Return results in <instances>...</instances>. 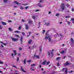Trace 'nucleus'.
<instances>
[{
  "label": "nucleus",
  "mask_w": 74,
  "mask_h": 74,
  "mask_svg": "<svg viewBox=\"0 0 74 74\" xmlns=\"http://www.w3.org/2000/svg\"><path fill=\"white\" fill-rule=\"evenodd\" d=\"M29 35H30V34H31L32 33V32H29Z\"/></svg>",
  "instance_id": "nucleus-57"
},
{
  "label": "nucleus",
  "mask_w": 74,
  "mask_h": 74,
  "mask_svg": "<svg viewBox=\"0 0 74 74\" xmlns=\"http://www.w3.org/2000/svg\"><path fill=\"white\" fill-rule=\"evenodd\" d=\"M64 70H65L64 71V74H66L67 73V69H65V68H63L62 70V71H64Z\"/></svg>",
  "instance_id": "nucleus-2"
},
{
  "label": "nucleus",
  "mask_w": 74,
  "mask_h": 74,
  "mask_svg": "<svg viewBox=\"0 0 74 74\" xmlns=\"http://www.w3.org/2000/svg\"><path fill=\"white\" fill-rule=\"evenodd\" d=\"M1 23H2V24H3V25H6V23L5 22H2Z\"/></svg>",
  "instance_id": "nucleus-11"
},
{
  "label": "nucleus",
  "mask_w": 74,
  "mask_h": 74,
  "mask_svg": "<svg viewBox=\"0 0 74 74\" xmlns=\"http://www.w3.org/2000/svg\"><path fill=\"white\" fill-rule=\"evenodd\" d=\"M66 5L67 7H69L70 6V5L69 4H66Z\"/></svg>",
  "instance_id": "nucleus-42"
},
{
  "label": "nucleus",
  "mask_w": 74,
  "mask_h": 74,
  "mask_svg": "<svg viewBox=\"0 0 74 74\" xmlns=\"http://www.w3.org/2000/svg\"><path fill=\"white\" fill-rule=\"evenodd\" d=\"M2 73V71H0V73Z\"/></svg>",
  "instance_id": "nucleus-62"
},
{
  "label": "nucleus",
  "mask_w": 74,
  "mask_h": 74,
  "mask_svg": "<svg viewBox=\"0 0 74 74\" xmlns=\"http://www.w3.org/2000/svg\"><path fill=\"white\" fill-rule=\"evenodd\" d=\"M9 30L10 31H12V29H11L10 28H8Z\"/></svg>",
  "instance_id": "nucleus-30"
},
{
  "label": "nucleus",
  "mask_w": 74,
  "mask_h": 74,
  "mask_svg": "<svg viewBox=\"0 0 74 74\" xmlns=\"http://www.w3.org/2000/svg\"><path fill=\"white\" fill-rule=\"evenodd\" d=\"M71 44H72L71 45V46L73 47V46H72V45H73V44L74 40H73V38H71Z\"/></svg>",
  "instance_id": "nucleus-5"
},
{
  "label": "nucleus",
  "mask_w": 74,
  "mask_h": 74,
  "mask_svg": "<svg viewBox=\"0 0 74 74\" xmlns=\"http://www.w3.org/2000/svg\"><path fill=\"white\" fill-rule=\"evenodd\" d=\"M54 51V49H53L52 51H50L51 52V56L52 57H53V53L52 52V51Z\"/></svg>",
  "instance_id": "nucleus-9"
},
{
  "label": "nucleus",
  "mask_w": 74,
  "mask_h": 74,
  "mask_svg": "<svg viewBox=\"0 0 74 74\" xmlns=\"http://www.w3.org/2000/svg\"><path fill=\"white\" fill-rule=\"evenodd\" d=\"M71 20L72 21L73 23L74 24V19L73 18H71Z\"/></svg>",
  "instance_id": "nucleus-20"
},
{
  "label": "nucleus",
  "mask_w": 74,
  "mask_h": 74,
  "mask_svg": "<svg viewBox=\"0 0 74 74\" xmlns=\"http://www.w3.org/2000/svg\"><path fill=\"white\" fill-rule=\"evenodd\" d=\"M53 68H54L55 69H57V68L55 66H54L53 67Z\"/></svg>",
  "instance_id": "nucleus-40"
},
{
  "label": "nucleus",
  "mask_w": 74,
  "mask_h": 74,
  "mask_svg": "<svg viewBox=\"0 0 74 74\" xmlns=\"http://www.w3.org/2000/svg\"><path fill=\"white\" fill-rule=\"evenodd\" d=\"M11 39L12 40V41H18L19 40L18 38H12Z\"/></svg>",
  "instance_id": "nucleus-4"
},
{
  "label": "nucleus",
  "mask_w": 74,
  "mask_h": 74,
  "mask_svg": "<svg viewBox=\"0 0 74 74\" xmlns=\"http://www.w3.org/2000/svg\"><path fill=\"white\" fill-rule=\"evenodd\" d=\"M35 56L37 58H38V59L39 58V56L38 55H36Z\"/></svg>",
  "instance_id": "nucleus-23"
},
{
  "label": "nucleus",
  "mask_w": 74,
  "mask_h": 74,
  "mask_svg": "<svg viewBox=\"0 0 74 74\" xmlns=\"http://www.w3.org/2000/svg\"><path fill=\"white\" fill-rule=\"evenodd\" d=\"M46 62H47L46 61H44V62H42V64L43 65L45 64H46Z\"/></svg>",
  "instance_id": "nucleus-17"
},
{
  "label": "nucleus",
  "mask_w": 74,
  "mask_h": 74,
  "mask_svg": "<svg viewBox=\"0 0 74 74\" xmlns=\"http://www.w3.org/2000/svg\"><path fill=\"white\" fill-rule=\"evenodd\" d=\"M22 21L23 22H25V21L23 19H22Z\"/></svg>",
  "instance_id": "nucleus-54"
},
{
  "label": "nucleus",
  "mask_w": 74,
  "mask_h": 74,
  "mask_svg": "<svg viewBox=\"0 0 74 74\" xmlns=\"http://www.w3.org/2000/svg\"><path fill=\"white\" fill-rule=\"evenodd\" d=\"M21 33H22V34H23V35H24L25 34L24 33V32H22Z\"/></svg>",
  "instance_id": "nucleus-55"
},
{
  "label": "nucleus",
  "mask_w": 74,
  "mask_h": 74,
  "mask_svg": "<svg viewBox=\"0 0 74 74\" xmlns=\"http://www.w3.org/2000/svg\"><path fill=\"white\" fill-rule=\"evenodd\" d=\"M12 22V21L11 20H8V23H11Z\"/></svg>",
  "instance_id": "nucleus-45"
},
{
  "label": "nucleus",
  "mask_w": 74,
  "mask_h": 74,
  "mask_svg": "<svg viewBox=\"0 0 74 74\" xmlns=\"http://www.w3.org/2000/svg\"><path fill=\"white\" fill-rule=\"evenodd\" d=\"M0 64H3V62L1 61H0Z\"/></svg>",
  "instance_id": "nucleus-35"
},
{
  "label": "nucleus",
  "mask_w": 74,
  "mask_h": 74,
  "mask_svg": "<svg viewBox=\"0 0 74 74\" xmlns=\"http://www.w3.org/2000/svg\"><path fill=\"white\" fill-rule=\"evenodd\" d=\"M49 42H50L51 41V39L50 38H49Z\"/></svg>",
  "instance_id": "nucleus-44"
},
{
  "label": "nucleus",
  "mask_w": 74,
  "mask_h": 74,
  "mask_svg": "<svg viewBox=\"0 0 74 74\" xmlns=\"http://www.w3.org/2000/svg\"><path fill=\"white\" fill-rule=\"evenodd\" d=\"M24 63L25 64H26V59H25L24 60Z\"/></svg>",
  "instance_id": "nucleus-33"
},
{
  "label": "nucleus",
  "mask_w": 74,
  "mask_h": 74,
  "mask_svg": "<svg viewBox=\"0 0 74 74\" xmlns=\"http://www.w3.org/2000/svg\"><path fill=\"white\" fill-rule=\"evenodd\" d=\"M66 58V56H64L63 57V59H64Z\"/></svg>",
  "instance_id": "nucleus-63"
},
{
  "label": "nucleus",
  "mask_w": 74,
  "mask_h": 74,
  "mask_svg": "<svg viewBox=\"0 0 74 74\" xmlns=\"http://www.w3.org/2000/svg\"><path fill=\"white\" fill-rule=\"evenodd\" d=\"M31 60H28V61H27V62H31Z\"/></svg>",
  "instance_id": "nucleus-47"
},
{
  "label": "nucleus",
  "mask_w": 74,
  "mask_h": 74,
  "mask_svg": "<svg viewBox=\"0 0 74 74\" xmlns=\"http://www.w3.org/2000/svg\"><path fill=\"white\" fill-rule=\"evenodd\" d=\"M3 45H5V46H6V45H6V44H5V43H3Z\"/></svg>",
  "instance_id": "nucleus-49"
},
{
  "label": "nucleus",
  "mask_w": 74,
  "mask_h": 74,
  "mask_svg": "<svg viewBox=\"0 0 74 74\" xmlns=\"http://www.w3.org/2000/svg\"><path fill=\"white\" fill-rule=\"evenodd\" d=\"M22 49H23L22 48H19V49L20 50H22Z\"/></svg>",
  "instance_id": "nucleus-52"
},
{
  "label": "nucleus",
  "mask_w": 74,
  "mask_h": 74,
  "mask_svg": "<svg viewBox=\"0 0 74 74\" xmlns=\"http://www.w3.org/2000/svg\"><path fill=\"white\" fill-rule=\"evenodd\" d=\"M20 9H21V10H23V9H24V8L22 7H21Z\"/></svg>",
  "instance_id": "nucleus-34"
},
{
  "label": "nucleus",
  "mask_w": 74,
  "mask_h": 74,
  "mask_svg": "<svg viewBox=\"0 0 74 74\" xmlns=\"http://www.w3.org/2000/svg\"><path fill=\"white\" fill-rule=\"evenodd\" d=\"M17 62H19V58H17Z\"/></svg>",
  "instance_id": "nucleus-36"
},
{
  "label": "nucleus",
  "mask_w": 74,
  "mask_h": 74,
  "mask_svg": "<svg viewBox=\"0 0 74 74\" xmlns=\"http://www.w3.org/2000/svg\"><path fill=\"white\" fill-rule=\"evenodd\" d=\"M12 58H14V56L13 54L12 53Z\"/></svg>",
  "instance_id": "nucleus-37"
},
{
  "label": "nucleus",
  "mask_w": 74,
  "mask_h": 74,
  "mask_svg": "<svg viewBox=\"0 0 74 74\" xmlns=\"http://www.w3.org/2000/svg\"><path fill=\"white\" fill-rule=\"evenodd\" d=\"M1 47H4V46H3L2 44L1 45Z\"/></svg>",
  "instance_id": "nucleus-60"
},
{
  "label": "nucleus",
  "mask_w": 74,
  "mask_h": 74,
  "mask_svg": "<svg viewBox=\"0 0 74 74\" xmlns=\"http://www.w3.org/2000/svg\"><path fill=\"white\" fill-rule=\"evenodd\" d=\"M61 6V7L62 10L63 11L64 10V8H65V5H64V3H62V4Z\"/></svg>",
  "instance_id": "nucleus-3"
},
{
  "label": "nucleus",
  "mask_w": 74,
  "mask_h": 74,
  "mask_svg": "<svg viewBox=\"0 0 74 74\" xmlns=\"http://www.w3.org/2000/svg\"><path fill=\"white\" fill-rule=\"evenodd\" d=\"M28 8V6L25 7V9H27Z\"/></svg>",
  "instance_id": "nucleus-38"
},
{
  "label": "nucleus",
  "mask_w": 74,
  "mask_h": 74,
  "mask_svg": "<svg viewBox=\"0 0 74 74\" xmlns=\"http://www.w3.org/2000/svg\"><path fill=\"white\" fill-rule=\"evenodd\" d=\"M51 13V12H49L48 14H50Z\"/></svg>",
  "instance_id": "nucleus-61"
},
{
  "label": "nucleus",
  "mask_w": 74,
  "mask_h": 74,
  "mask_svg": "<svg viewBox=\"0 0 74 74\" xmlns=\"http://www.w3.org/2000/svg\"><path fill=\"white\" fill-rule=\"evenodd\" d=\"M41 70H42V71H43V70H44V69H43L42 68L41 69Z\"/></svg>",
  "instance_id": "nucleus-59"
},
{
  "label": "nucleus",
  "mask_w": 74,
  "mask_h": 74,
  "mask_svg": "<svg viewBox=\"0 0 74 74\" xmlns=\"http://www.w3.org/2000/svg\"><path fill=\"white\" fill-rule=\"evenodd\" d=\"M21 70H22V71H23V72H24V73H26V71H24V70H23V67H22V66H21Z\"/></svg>",
  "instance_id": "nucleus-7"
},
{
  "label": "nucleus",
  "mask_w": 74,
  "mask_h": 74,
  "mask_svg": "<svg viewBox=\"0 0 74 74\" xmlns=\"http://www.w3.org/2000/svg\"><path fill=\"white\" fill-rule=\"evenodd\" d=\"M60 57H57V58H56V60L57 61H58L59 60V59H60Z\"/></svg>",
  "instance_id": "nucleus-14"
},
{
  "label": "nucleus",
  "mask_w": 74,
  "mask_h": 74,
  "mask_svg": "<svg viewBox=\"0 0 74 74\" xmlns=\"http://www.w3.org/2000/svg\"><path fill=\"white\" fill-rule=\"evenodd\" d=\"M12 66L13 67H15V68H16V69H17V67L16 66H15L12 65Z\"/></svg>",
  "instance_id": "nucleus-39"
},
{
  "label": "nucleus",
  "mask_w": 74,
  "mask_h": 74,
  "mask_svg": "<svg viewBox=\"0 0 74 74\" xmlns=\"http://www.w3.org/2000/svg\"><path fill=\"white\" fill-rule=\"evenodd\" d=\"M14 55H16V51L14 50Z\"/></svg>",
  "instance_id": "nucleus-22"
},
{
  "label": "nucleus",
  "mask_w": 74,
  "mask_h": 74,
  "mask_svg": "<svg viewBox=\"0 0 74 74\" xmlns=\"http://www.w3.org/2000/svg\"><path fill=\"white\" fill-rule=\"evenodd\" d=\"M38 6L40 8H42L43 7V6L40 4V3H38Z\"/></svg>",
  "instance_id": "nucleus-8"
},
{
  "label": "nucleus",
  "mask_w": 74,
  "mask_h": 74,
  "mask_svg": "<svg viewBox=\"0 0 74 74\" xmlns=\"http://www.w3.org/2000/svg\"><path fill=\"white\" fill-rule=\"evenodd\" d=\"M8 1H7V0H4V1H3V2L4 3H7Z\"/></svg>",
  "instance_id": "nucleus-27"
},
{
  "label": "nucleus",
  "mask_w": 74,
  "mask_h": 74,
  "mask_svg": "<svg viewBox=\"0 0 74 74\" xmlns=\"http://www.w3.org/2000/svg\"><path fill=\"white\" fill-rule=\"evenodd\" d=\"M15 33H20V32H19L18 31H15Z\"/></svg>",
  "instance_id": "nucleus-26"
},
{
  "label": "nucleus",
  "mask_w": 74,
  "mask_h": 74,
  "mask_svg": "<svg viewBox=\"0 0 74 74\" xmlns=\"http://www.w3.org/2000/svg\"><path fill=\"white\" fill-rule=\"evenodd\" d=\"M73 72V71H71L69 72V73H72Z\"/></svg>",
  "instance_id": "nucleus-53"
},
{
  "label": "nucleus",
  "mask_w": 74,
  "mask_h": 74,
  "mask_svg": "<svg viewBox=\"0 0 74 74\" xmlns=\"http://www.w3.org/2000/svg\"><path fill=\"white\" fill-rule=\"evenodd\" d=\"M49 32V31H47V32L46 33V36H45V40H47L48 38H49L50 37V36H49V35L47 34V32Z\"/></svg>",
  "instance_id": "nucleus-1"
},
{
  "label": "nucleus",
  "mask_w": 74,
  "mask_h": 74,
  "mask_svg": "<svg viewBox=\"0 0 74 74\" xmlns=\"http://www.w3.org/2000/svg\"><path fill=\"white\" fill-rule=\"evenodd\" d=\"M59 15V14H56V16H58Z\"/></svg>",
  "instance_id": "nucleus-41"
},
{
  "label": "nucleus",
  "mask_w": 74,
  "mask_h": 74,
  "mask_svg": "<svg viewBox=\"0 0 74 74\" xmlns=\"http://www.w3.org/2000/svg\"><path fill=\"white\" fill-rule=\"evenodd\" d=\"M65 18H71V16H66Z\"/></svg>",
  "instance_id": "nucleus-25"
},
{
  "label": "nucleus",
  "mask_w": 74,
  "mask_h": 74,
  "mask_svg": "<svg viewBox=\"0 0 74 74\" xmlns=\"http://www.w3.org/2000/svg\"><path fill=\"white\" fill-rule=\"evenodd\" d=\"M25 27L26 29L27 30L28 29V25L26 24H25Z\"/></svg>",
  "instance_id": "nucleus-6"
},
{
  "label": "nucleus",
  "mask_w": 74,
  "mask_h": 74,
  "mask_svg": "<svg viewBox=\"0 0 74 74\" xmlns=\"http://www.w3.org/2000/svg\"><path fill=\"white\" fill-rule=\"evenodd\" d=\"M45 30H43V32H42V34H44V33H45Z\"/></svg>",
  "instance_id": "nucleus-28"
},
{
  "label": "nucleus",
  "mask_w": 74,
  "mask_h": 74,
  "mask_svg": "<svg viewBox=\"0 0 74 74\" xmlns=\"http://www.w3.org/2000/svg\"><path fill=\"white\" fill-rule=\"evenodd\" d=\"M35 66V64H32L31 65V66H32V67L33 66Z\"/></svg>",
  "instance_id": "nucleus-29"
},
{
  "label": "nucleus",
  "mask_w": 74,
  "mask_h": 74,
  "mask_svg": "<svg viewBox=\"0 0 74 74\" xmlns=\"http://www.w3.org/2000/svg\"><path fill=\"white\" fill-rule=\"evenodd\" d=\"M32 42V40L31 39H30V40H29V42H28V44H30Z\"/></svg>",
  "instance_id": "nucleus-19"
},
{
  "label": "nucleus",
  "mask_w": 74,
  "mask_h": 74,
  "mask_svg": "<svg viewBox=\"0 0 74 74\" xmlns=\"http://www.w3.org/2000/svg\"><path fill=\"white\" fill-rule=\"evenodd\" d=\"M33 22L32 21H29V22H28V23L30 24H32V23H33Z\"/></svg>",
  "instance_id": "nucleus-12"
},
{
  "label": "nucleus",
  "mask_w": 74,
  "mask_h": 74,
  "mask_svg": "<svg viewBox=\"0 0 74 74\" xmlns=\"http://www.w3.org/2000/svg\"><path fill=\"white\" fill-rule=\"evenodd\" d=\"M32 18H33L34 19H35L36 18V16H32Z\"/></svg>",
  "instance_id": "nucleus-24"
},
{
  "label": "nucleus",
  "mask_w": 74,
  "mask_h": 74,
  "mask_svg": "<svg viewBox=\"0 0 74 74\" xmlns=\"http://www.w3.org/2000/svg\"><path fill=\"white\" fill-rule=\"evenodd\" d=\"M60 66V64L59 63H57V66Z\"/></svg>",
  "instance_id": "nucleus-32"
},
{
  "label": "nucleus",
  "mask_w": 74,
  "mask_h": 74,
  "mask_svg": "<svg viewBox=\"0 0 74 74\" xmlns=\"http://www.w3.org/2000/svg\"><path fill=\"white\" fill-rule=\"evenodd\" d=\"M2 27H1V25H0V29H2Z\"/></svg>",
  "instance_id": "nucleus-50"
},
{
  "label": "nucleus",
  "mask_w": 74,
  "mask_h": 74,
  "mask_svg": "<svg viewBox=\"0 0 74 74\" xmlns=\"http://www.w3.org/2000/svg\"><path fill=\"white\" fill-rule=\"evenodd\" d=\"M48 55L49 56H50V53H49V52H48Z\"/></svg>",
  "instance_id": "nucleus-51"
},
{
  "label": "nucleus",
  "mask_w": 74,
  "mask_h": 74,
  "mask_svg": "<svg viewBox=\"0 0 74 74\" xmlns=\"http://www.w3.org/2000/svg\"><path fill=\"white\" fill-rule=\"evenodd\" d=\"M38 11H39V10H37L36 11V12H38Z\"/></svg>",
  "instance_id": "nucleus-58"
},
{
  "label": "nucleus",
  "mask_w": 74,
  "mask_h": 74,
  "mask_svg": "<svg viewBox=\"0 0 74 74\" xmlns=\"http://www.w3.org/2000/svg\"><path fill=\"white\" fill-rule=\"evenodd\" d=\"M39 67H40V68H41L42 66H41V65H39Z\"/></svg>",
  "instance_id": "nucleus-48"
},
{
  "label": "nucleus",
  "mask_w": 74,
  "mask_h": 74,
  "mask_svg": "<svg viewBox=\"0 0 74 74\" xmlns=\"http://www.w3.org/2000/svg\"><path fill=\"white\" fill-rule=\"evenodd\" d=\"M50 63V62H49L47 63V65H48Z\"/></svg>",
  "instance_id": "nucleus-43"
},
{
  "label": "nucleus",
  "mask_w": 74,
  "mask_h": 74,
  "mask_svg": "<svg viewBox=\"0 0 74 74\" xmlns=\"http://www.w3.org/2000/svg\"><path fill=\"white\" fill-rule=\"evenodd\" d=\"M69 64V62H66V63L64 64V66H67Z\"/></svg>",
  "instance_id": "nucleus-10"
},
{
  "label": "nucleus",
  "mask_w": 74,
  "mask_h": 74,
  "mask_svg": "<svg viewBox=\"0 0 74 74\" xmlns=\"http://www.w3.org/2000/svg\"><path fill=\"white\" fill-rule=\"evenodd\" d=\"M40 22H39V27L40 26Z\"/></svg>",
  "instance_id": "nucleus-56"
},
{
  "label": "nucleus",
  "mask_w": 74,
  "mask_h": 74,
  "mask_svg": "<svg viewBox=\"0 0 74 74\" xmlns=\"http://www.w3.org/2000/svg\"><path fill=\"white\" fill-rule=\"evenodd\" d=\"M45 25H46L47 26H48L49 25H50V23H45Z\"/></svg>",
  "instance_id": "nucleus-16"
},
{
  "label": "nucleus",
  "mask_w": 74,
  "mask_h": 74,
  "mask_svg": "<svg viewBox=\"0 0 74 74\" xmlns=\"http://www.w3.org/2000/svg\"><path fill=\"white\" fill-rule=\"evenodd\" d=\"M14 3L16 4L17 5H21V3H18L16 1H14Z\"/></svg>",
  "instance_id": "nucleus-18"
},
{
  "label": "nucleus",
  "mask_w": 74,
  "mask_h": 74,
  "mask_svg": "<svg viewBox=\"0 0 74 74\" xmlns=\"http://www.w3.org/2000/svg\"><path fill=\"white\" fill-rule=\"evenodd\" d=\"M21 29V26H20L19 27H18V30H20Z\"/></svg>",
  "instance_id": "nucleus-31"
},
{
  "label": "nucleus",
  "mask_w": 74,
  "mask_h": 74,
  "mask_svg": "<svg viewBox=\"0 0 74 74\" xmlns=\"http://www.w3.org/2000/svg\"><path fill=\"white\" fill-rule=\"evenodd\" d=\"M64 52H65V51H62L61 52H60V53L61 54H63V53H64Z\"/></svg>",
  "instance_id": "nucleus-21"
},
{
  "label": "nucleus",
  "mask_w": 74,
  "mask_h": 74,
  "mask_svg": "<svg viewBox=\"0 0 74 74\" xmlns=\"http://www.w3.org/2000/svg\"><path fill=\"white\" fill-rule=\"evenodd\" d=\"M39 49H40V52H41L42 51V46H41L40 47H39Z\"/></svg>",
  "instance_id": "nucleus-15"
},
{
  "label": "nucleus",
  "mask_w": 74,
  "mask_h": 74,
  "mask_svg": "<svg viewBox=\"0 0 74 74\" xmlns=\"http://www.w3.org/2000/svg\"><path fill=\"white\" fill-rule=\"evenodd\" d=\"M23 41V37H21V42L22 43V42Z\"/></svg>",
  "instance_id": "nucleus-13"
},
{
  "label": "nucleus",
  "mask_w": 74,
  "mask_h": 74,
  "mask_svg": "<svg viewBox=\"0 0 74 74\" xmlns=\"http://www.w3.org/2000/svg\"><path fill=\"white\" fill-rule=\"evenodd\" d=\"M14 8H16L17 7V6H14Z\"/></svg>",
  "instance_id": "nucleus-64"
},
{
  "label": "nucleus",
  "mask_w": 74,
  "mask_h": 74,
  "mask_svg": "<svg viewBox=\"0 0 74 74\" xmlns=\"http://www.w3.org/2000/svg\"><path fill=\"white\" fill-rule=\"evenodd\" d=\"M71 10L72 12L74 11V9H73V8H71Z\"/></svg>",
  "instance_id": "nucleus-46"
}]
</instances>
